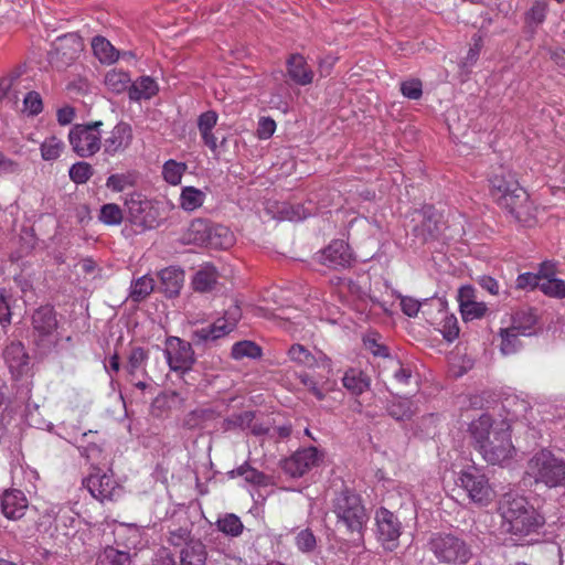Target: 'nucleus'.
Segmentation results:
<instances>
[{"label": "nucleus", "mask_w": 565, "mask_h": 565, "mask_svg": "<svg viewBox=\"0 0 565 565\" xmlns=\"http://www.w3.org/2000/svg\"><path fill=\"white\" fill-rule=\"evenodd\" d=\"M475 448L490 465H502L510 460L515 451L511 440L510 424L507 420L494 422L490 415L482 414L469 425Z\"/></svg>", "instance_id": "nucleus-1"}, {"label": "nucleus", "mask_w": 565, "mask_h": 565, "mask_svg": "<svg viewBox=\"0 0 565 565\" xmlns=\"http://www.w3.org/2000/svg\"><path fill=\"white\" fill-rule=\"evenodd\" d=\"M491 195L497 204L515 222L531 226L535 218V207L530 196L511 171L500 169L490 179Z\"/></svg>", "instance_id": "nucleus-2"}, {"label": "nucleus", "mask_w": 565, "mask_h": 565, "mask_svg": "<svg viewBox=\"0 0 565 565\" xmlns=\"http://www.w3.org/2000/svg\"><path fill=\"white\" fill-rule=\"evenodd\" d=\"M502 526L511 534L525 536L543 526L545 520L524 497L505 493L499 501Z\"/></svg>", "instance_id": "nucleus-3"}, {"label": "nucleus", "mask_w": 565, "mask_h": 565, "mask_svg": "<svg viewBox=\"0 0 565 565\" xmlns=\"http://www.w3.org/2000/svg\"><path fill=\"white\" fill-rule=\"evenodd\" d=\"M331 511L335 514L338 523L344 525L351 533L361 534L369 520L360 495L344 486L339 491H334Z\"/></svg>", "instance_id": "nucleus-4"}, {"label": "nucleus", "mask_w": 565, "mask_h": 565, "mask_svg": "<svg viewBox=\"0 0 565 565\" xmlns=\"http://www.w3.org/2000/svg\"><path fill=\"white\" fill-rule=\"evenodd\" d=\"M427 548L443 564L466 565L472 558L471 546L463 537L454 533H433Z\"/></svg>", "instance_id": "nucleus-5"}, {"label": "nucleus", "mask_w": 565, "mask_h": 565, "mask_svg": "<svg viewBox=\"0 0 565 565\" xmlns=\"http://www.w3.org/2000/svg\"><path fill=\"white\" fill-rule=\"evenodd\" d=\"M527 468L536 483H544L548 488L565 487V459L552 451L543 449L535 454Z\"/></svg>", "instance_id": "nucleus-6"}, {"label": "nucleus", "mask_w": 565, "mask_h": 565, "mask_svg": "<svg viewBox=\"0 0 565 565\" xmlns=\"http://www.w3.org/2000/svg\"><path fill=\"white\" fill-rule=\"evenodd\" d=\"M455 483L466 493L470 502L478 507H487L494 498L488 477L476 467L462 469Z\"/></svg>", "instance_id": "nucleus-7"}, {"label": "nucleus", "mask_w": 565, "mask_h": 565, "mask_svg": "<svg viewBox=\"0 0 565 565\" xmlns=\"http://www.w3.org/2000/svg\"><path fill=\"white\" fill-rule=\"evenodd\" d=\"M103 121L96 120L87 124H77L68 132L72 150L81 158H89L102 148L100 128Z\"/></svg>", "instance_id": "nucleus-8"}, {"label": "nucleus", "mask_w": 565, "mask_h": 565, "mask_svg": "<svg viewBox=\"0 0 565 565\" xmlns=\"http://www.w3.org/2000/svg\"><path fill=\"white\" fill-rule=\"evenodd\" d=\"M34 343L44 350H51L58 342L56 311L52 306H41L31 317Z\"/></svg>", "instance_id": "nucleus-9"}, {"label": "nucleus", "mask_w": 565, "mask_h": 565, "mask_svg": "<svg viewBox=\"0 0 565 565\" xmlns=\"http://www.w3.org/2000/svg\"><path fill=\"white\" fill-rule=\"evenodd\" d=\"M83 486L100 502L117 500L122 493V488L114 477L96 466H93L92 472L83 480Z\"/></svg>", "instance_id": "nucleus-10"}, {"label": "nucleus", "mask_w": 565, "mask_h": 565, "mask_svg": "<svg viewBox=\"0 0 565 565\" xmlns=\"http://www.w3.org/2000/svg\"><path fill=\"white\" fill-rule=\"evenodd\" d=\"M242 317L241 308L232 305L224 313L222 319H217L213 324L194 330L191 340L195 345L210 340H216L230 333Z\"/></svg>", "instance_id": "nucleus-11"}, {"label": "nucleus", "mask_w": 565, "mask_h": 565, "mask_svg": "<svg viewBox=\"0 0 565 565\" xmlns=\"http://www.w3.org/2000/svg\"><path fill=\"white\" fill-rule=\"evenodd\" d=\"M129 222L142 230L152 228L158 223V211L151 201L140 193H131L125 200Z\"/></svg>", "instance_id": "nucleus-12"}, {"label": "nucleus", "mask_w": 565, "mask_h": 565, "mask_svg": "<svg viewBox=\"0 0 565 565\" xmlns=\"http://www.w3.org/2000/svg\"><path fill=\"white\" fill-rule=\"evenodd\" d=\"M84 44L75 33H68L56 39L53 50L50 52V61L57 67L72 64L83 51Z\"/></svg>", "instance_id": "nucleus-13"}, {"label": "nucleus", "mask_w": 565, "mask_h": 565, "mask_svg": "<svg viewBox=\"0 0 565 565\" xmlns=\"http://www.w3.org/2000/svg\"><path fill=\"white\" fill-rule=\"evenodd\" d=\"M164 355L173 371L190 370L195 361L191 343L177 337L167 339Z\"/></svg>", "instance_id": "nucleus-14"}, {"label": "nucleus", "mask_w": 565, "mask_h": 565, "mask_svg": "<svg viewBox=\"0 0 565 565\" xmlns=\"http://www.w3.org/2000/svg\"><path fill=\"white\" fill-rule=\"evenodd\" d=\"M375 521L377 539L386 550L393 551L397 546L401 536V522L393 512L385 508L376 511Z\"/></svg>", "instance_id": "nucleus-15"}, {"label": "nucleus", "mask_w": 565, "mask_h": 565, "mask_svg": "<svg viewBox=\"0 0 565 565\" xmlns=\"http://www.w3.org/2000/svg\"><path fill=\"white\" fill-rule=\"evenodd\" d=\"M319 461L318 450L308 447L296 451L289 458L281 461V469L291 478H299L317 466Z\"/></svg>", "instance_id": "nucleus-16"}, {"label": "nucleus", "mask_w": 565, "mask_h": 565, "mask_svg": "<svg viewBox=\"0 0 565 565\" xmlns=\"http://www.w3.org/2000/svg\"><path fill=\"white\" fill-rule=\"evenodd\" d=\"M134 140V132L130 124L126 121L117 122L114 128L108 132L102 146L104 153L114 157L118 153L125 152Z\"/></svg>", "instance_id": "nucleus-17"}, {"label": "nucleus", "mask_w": 565, "mask_h": 565, "mask_svg": "<svg viewBox=\"0 0 565 565\" xmlns=\"http://www.w3.org/2000/svg\"><path fill=\"white\" fill-rule=\"evenodd\" d=\"M3 359L14 380L28 373L30 356L24 345L19 341H12L3 350Z\"/></svg>", "instance_id": "nucleus-18"}, {"label": "nucleus", "mask_w": 565, "mask_h": 565, "mask_svg": "<svg viewBox=\"0 0 565 565\" xmlns=\"http://www.w3.org/2000/svg\"><path fill=\"white\" fill-rule=\"evenodd\" d=\"M321 264L333 268H345L352 262L349 245L341 239L332 241L320 254Z\"/></svg>", "instance_id": "nucleus-19"}, {"label": "nucleus", "mask_w": 565, "mask_h": 565, "mask_svg": "<svg viewBox=\"0 0 565 565\" xmlns=\"http://www.w3.org/2000/svg\"><path fill=\"white\" fill-rule=\"evenodd\" d=\"M418 215L420 221L413 227V234L423 243L436 238L440 230V217L434 206H424Z\"/></svg>", "instance_id": "nucleus-20"}, {"label": "nucleus", "mask_w": 565, "mask_h": 565, "mask_svg": "<svg viewBox=\"0 0 565 565\" xmlns=\"http://www.w3.org/2000/svg\"><path fill=\"white\" fill-rule=\"evenodd\" d=\"M286 65L287 75L297 85L307 86L313 82L315 73L301 54H290Z\"/></svg>", "instance_id": "nucleus-21"}, {"label": "nucleus", "mask_w": 565, "mask_h": 565, "mask_svg": "<svg viewBox=\"0 0 565 565\" xmlns=\"http://www.w3.org/2000/svg\"><path fill=\"white\" fill-rule=\"evenodd\" d=\"M3 515L9 520L21 519L28 509V500L19 490L6 491L0 502Z\"/></svg>", "instance_id": "nucleus-22"}, {"label": "nucleus", "mask_w": 565, "mask_h": 565, "mask_svg": "<svg viewBox=\"0 0 565 565\" xmlns=\"http://www.w3.org/2000/svg\"><path fill=\"white\" fill-rule=\"evenodd\" d=\"M207 550L201 540H190L180 551V565H205Z\"/></svg>", "instance_id": "nucleus-23"}, {"label": "nucleus", "mask_w": 565, "mask_h": 565, "mask_svg": "<svg viewBox=\"0 0 565 565\" xmlns=\"http://www.w3.org/2000/svg\"><path fill=\"white\" fill-rule=\"evenodd\" d=\"M159 277L161 290L167 297L172 298L179 295L184 281L183 270L168 267L159 273Z\"/></svg>", "instance_id": "nucleus-24"}, {"label": "nucleus", "mask_w": 565, "mask_h": 565, "mask_svg": "<svg viewBox=\"0 0 565 565\" xmlns=\"http://www.w3.org/2000/svg\"><path fill=\"white\" fill-rule=\"evenodd\" d=\"M211 223L203 218L192 221L182 236L184 244L205 245L209 239Z\"/></svg>", "instance_id": "nucleus-25"}, {"label": "nucleus", "mask_w": 565, "mask_h": 565, "mask_svg": "<svg viewBox=\"0 0 565 565\" xmlns=\"http://www.w3.org/2000/svg\"><path fill=\"white\" fill-rule=\"evenodd\" d=\"M218 274L212 264L203 265L194 275L192 286L195 291H211L217 282Z\"/></svg>", "instance_id": "nucleus-26"}, {"label": "nucleus", "mask_w": 565, "mask_h": 565, "mask_svg": "<svg viewBox=\"0 0 565 565\" xmlns=\"http://www.w3.org/2000/svg\"><path fill=\"white\" fill-rule=\"evenodd\" d=\"M159 90L157 82L150 76H141L131 83L129 98L134 102L150 99Z\"/></svg>", "instance_id": "nucleus-27"}, {"label": "nucleus", "mask_w": 565, "mask_h": 565, "mask_svg": "<svg viewBox=\"0 0 565 565\" xmlns=\"http://www.w3.org/2000/svg\"><path fill=\"white\" fill-rule=\"evenodd\" d=\"M233 244L234 235L228 227L211 223L209 239L206 242L207 247L214 249H226Z\"/></svg>", "instance_id": "nucleus-28"}, {"label": "nucleus", "mask_w": 565, "mask_h": 565, "mask_svg": "<svg viewBox=\"0 0 565 565\" xmlns=\"http://www.w3.org/2000/svg\"><path fill=\"white\" fill-rule=\"evenodd\" d=\"M386 412L396 420H411L417 413V406L412 399L399 397L387 404Z\"/></svg>", "instance_id": "nucleus-29"}, {"label": "nucleus", "mask_w": 565, "mask_h": 565, "mask_svg": "<svg viewBox=\"0 0 565 565\" xmlns=\"http://www.w3.org/2000/svg\"><path fill=\"white\" fill-rule=\"evenodd\" d=\"M92 49L94 55L103 64H113L120 56L119 51H117L108 40L99 35L93 39Z\"/></svg>", "instance_id": "nucleus-30"}, {"label": "nucleus", "mask_w": 565, "mask_h": 565, "mask_svg": "<svg viewBox=\"0 0 565 565\" xmlns=\"http://www.w3.org/2000/svg\"><path fill=\"white\" fill-rule=\"evenodd\" d=\"M537 322V316L532 308L518 310L512 316V327L518 330L522 335H530L533 333V328Z\"/></svg>", "instance_id": "nucleus-31"}, {"label": "nucleus", "mask_w": 565, "mask_h": 565, "mask_svg": "<svg viewBox=\"0 0 565 565\" xmlns=\"http://www.w3.org/2000/svg\"><path fill=\"white\" fill-rule=\"evenodd\" d=\"M343 386L354 395H360L370 386V379L358 369H350L342 379Z\"/></svg>", "instance_id": "nucleus-32"}, {"label": "nucleus", "mask_w": 565, "mask_h": 565, "mask_svg": "<svg viewBox=\"0 0 565 565\" xmlns=\"http://www.w3.org/2000/svg\"><path fill=\"white\" fill-rule=\"evenodd\" d=\"M104 83L111 93L121 94L126 90L129 92L131 78L128 72L113 68L106 73Z\"/></svg>", "instance_id": "nucleus-33"}, {"label": "nucleus", "mask_w": 565, "mask_h": 565, "mask_svg": "<svg viewBox=\"0 0 565 565\" xmlns=\"http://www.w3.org/2000/svg\"><path fill=\"white\" fill-rule=\"evenodd\" d=\"M288 356L291 361L301 364L307 367H313L318 365L319 361L326 360V355L321 352L319 356L312 354L305 345L296 343L288 350Z\"/></svg>", "instance_id": "nucleus-34"}, {"label": "nucleus", "mask_w": 565, "mask_h": 565, "mask_svg": "<svg viewBox=\"0 0 565 565\" xmlns=\"http://www.w3.org/2000/svg\"><path fill=\"white\" fill-rule=\"evenodd\" d=\"M96 565H131L129 552L106 546L97 556Z\"/></svg>", "instance_id": "nucleus-35"}, {"label": "nucleus", "mask_w": 565, "mask_h": 565, "mask_svg": "<svg viewBox=\"0 0 565 565\" xmlns=\"http://www.w3.org/2000/svg\"><path fill=\"white\" fill-rule=\"evenodd\" d=\"M149 358L148 351L141 347H135L130 350L126 370L134 382V377L141 372L145 374V365Z\"/></svg>", "instance_id": "nucleus-36"}, {"label": "nucleus", "mask_w": 565, "mask_h": 565, "mask_svg": "<svg viewBox=\"0 0 565 565\" xmlns=\"http://www.w3.org/2000/svg\"><path fill=\"white\" fill-rule=\"evenodd\" d=\"M231 478L236 476L243 477L246 482L252 483L254 486H266L267 484V476L252 467L248 462H244L236 469L228 472Z\"/></svg>", "instance_id": "nucleus-37"}, {"label": "nucleus", "mask_w": 565, "mask_h": 565, "mask_svg": "<svg viewBox=\"0 0 565 565\" xmlns=\"http://www.w3.org/2000/svg\"><path fill=\"white\" fill-rule=\"evenodd\" d=\"M154 288V280L148 275H145L131 284L129 297L132 301L139 302L147 298Z\"/></svg>", "instance_id": "nucleus-38"}, {"label": "nucleus", "mask_w": 565, "mask_h": 565, "mask_svg": "<svg viewBox=\"0 0 565 565\" xmlns=\"http://www.w3.org/2000/svg\"><path fill=\"white\" fill-rule=\"evenodd\" d=\"M255 418V413L250 411H246L238 414H232L226 417L222 423V428L224 431H230L234 429H246L250 427Z\"/></svg>", "instance_id": "nucleus-39"}, {"label": "nucleus", "mask_w": 565, "mask_h": 565, "mask_svg": "<svg viewBox=\"0 0 565 565\" xmlns=\"http://www.w3.org/2000/svg\"><path fill=\"white\" fill-rule=\"evenodd\" d=\"M231 355L235 360L257 359L262 356V348L253 341L244 340L233 345Z\"/></svg>", "instance_id": "nucleus-40"}, {"label": "nucleus", "mask_w": 565, "mask_h": 565, "mask_svg": "<svg viewBox=\"0 0 565 565\" xmlns=\"http://www.w3.org/2000/svg\"><path fill=\"white\" fill-rule=\"evenodd\" d=\"M521 333L518 332L512 326L505 329L500 330L501 337V352L505 355L515 353L520 348L521 342L519 340V335Z\"/></svg>", "instance_id": "nucleus-41"}, {"label": "nucleus", "mask_w": 565, "mask_h": 565, "mask_svg": "<svg viewBox=\"0 0 565 565\" xmlns=\"http://www.w3.org/2000/svg\"><path fill=\"white\" fill-rule=\"evenodd\" d=\"M216 526L224 534L234 537L241 535L244 529L241 519L233 513H228L223 518L218 519L216 522Z\"/></svg>", "instance_id": "nucleus-42"}, {"label": "nucleus", "mask_w": 565, "mask_h": 565, "mask_svg": "<svg viewBox=\"0 0 565 565\" xmlns=\"http://www.w3.org/2000/svg\"><path fill=\"white\" fill-rule=\"evenodd\" d=\"M65 148L64 142L55 136L46 138L41 145V157L45 161L56 160Z\"/></svg>", "instance_id": "nucleus-43"}, {"label": "nucleus", "mask_w": 565, "mask_h": 565, "mask_svg": "<svg viewBox=\"0 0 565 565\" xmlns=\"http://www.w3.org/2000/svg\"><path fill=\"white\" fill-rule=\"evenodd\" d=\"M186 170V164L183 162H177L174 160H168L163 164L162 175L163 179L172 184L177 185L181 182L182 175Z\"/></svg>", "instance_id": "nucleus-44"}, {"label": "nucleus", "mask_w": 565, "mask_h": 565, "mask_svg": "<svg viewBox=\"0 0 565 565\" xmlns=\"http://www.w3.org/2000/svg\"><path fill=\"white\" fill-rule=\"evenodd\" d=\"M98 218L106 225H119L124 220V215L119 205L107 203L100 207Z\"/></svg>", "instance_id": "nucleus-45"}, {"label": "nucleus", "mask_w": 565, "mask_h": 565, "mask_svg": "<svg viewBox=\"0 0 565 565\" xmlns=\"http://www.w3.org/2000/svg\"><path fill=\"white\" fill-rule=\"evenodd\" d=\"M94 174V169L90 163L79 161L74 163L68 171L70 179L76 184L86 183Z\"/></svg>", "instance_id": "nucleus-46"}, {"label": "nucleus", "mask_w": 565, "mask_h": 565, "mask_svg": "<svg viewBox=\"0 0 565 565\" xmlns=\"http://www.w3.org/2000/svg\"><path fill=\"white\" fill-rule=\"evenodd\" d=\"M204 194L202 191L188 186L181 193V206L186 211H193L203 204Z\"/></svg>", "instance_id": "nucleus-47"}, {"label": "nucleus", "mask_w": 565, "mask_h": 565, "mask_svg": "<svg viewBox=\"0 0 565 565\" xmlns=\"http://www.w3.org/2000/svg\"><path fill=\"white\" fill-rule=\"evenodd\" d=\"M540 289L548 296L565 297V281L557 278L542 280Z\"/></svg>", "instance_id": "nucleus-48"}, {"label": "nucleus", "mask_w": 565, "mask_h": 565, "mask_svg": "<svg viewBox=\"0 0 565 565\" xmlns=\"http://www.w3.org/2000/svg\"><path fill=\"white\" fill-rule=\"evenodd\" d=\"M388 365L387 369L393 371L394 379L402 384H407L411 376L412 371L409 367L404 366L399 360L396 359H388L387 361Z\"/></svg>", "instance_id": "nucleus-49"}, {"label": "nucleus", "mask_w": 565, "mask_h": 565, "mask_svg": "<svg viewBox=\"0 0 565 565\" xmlns=\"http://www.w3.org/2000/svg\"><path fill=\"white\" fill-rule=\"evenodd\" d=\"M487 310L488 308L486 303L478 301L466 303L462 306V308H460V312L465 320L482 318L486 315Z\"/></svg>", "instance_id": "nucleus-50"}, {"label": "nucleus", "mask_w": 565, "mask_h": 565, "mask_svg": "<svg viewBox=\"0 0 565 565\" xmlns=\"http://www.w3.org/2000/svg\"><path fill=\"white\" fill-rule=\"evenodd\" d=\"M132 184L134 179L129 174H111L106 181V186L115 192H121Z\"/></svg>", "instance_id": "nucleus-51"}, {"label": "nucleus", "mask_w": 565, "mask_h": 565, "mask_svg": "<svg viewBox=\"0 0 565 565\" xmlns=\"http://www.w3.org/2000/svg\"><path fill=\"white\" fill-rule=\"evenodd\" d=\"M296 545L301 552H311L317 546L316 536L310 530H302L296 536Z\"/></svg>", "instance_id": "nucleus-52"}, {"label": "nucleus", "mask_w": 565, "mask_h": 565, "mask_svg": "<svg viewBox=\"0 0 565 565\" xmlns=\"http://www.w3.org/2000/svg\"><path fill=\"white\" fill-rule=\"evenodd\" d=\"M402 94L409 99H419L423 95L422 82L419 79H409L401 84Z\"/></svg>", "instance_id": "nucleus-53"}, {"label": "nucleus", "mask_w": 565, "mask_h": 565, "mask_svg": "<svg viewBox=\"0 0 565 565\" xmlns=\"http://www.w3.org/2000/svg\"><path fill=\"white\" fill-rule=\"evenodd\" d=\"M25 110L29 111L30 115L35 116L40 114L43 109L42 98L39 93L32 90L29 92L23 100Z\"/></svg>", "instance_id": "nucleus-54"}, {"label": "nucleus", "mask_w": 565, "mask_h": 565, "mask_svg": "<svg viewBox=\"0 0 565 565\" xmlns=\"http://www.w3.org/2000/svg\"><path fill=\"white\" fill-rule=\"evenodd\" d=\"M11 295L6 288H0V323L9 324L11 322V310L9 300Z\"/></svg>", "instance_id": "nucleus-55"}, {"label": "nucleus", "mask_w": 565, "mask_h": 565, "mask_svg": "<svg viewBox=\"0 0 565 565\" xmlns=\"http://www.w3.org/2000/svg\"><path fill=\"white\" fill-rule=\"evenodd\" d=\"M276 130V122L270 117H262L258 121L257 137L259 139L270 138Z\"/></svg>", "instance_id": "nucleus-56"}, {"label": "nucleus", "mask_w": 565, "mask_h": 565, "mask_svg": "<svg viewBox=\"0 0 565 565\" xmlns=\"http://www.w3.org/2000/svg\"><path fill=\"white\" fill-rule=\"evenodd\" d=\"M217 114L214 110H207L199 116V131L213 130L217 122Z\"/></svg>", "instance_id": "nucleus-57"}, {"label": "nucleus", "mask_w": 565, "mask_h": 565, "mask_svg": "<svg viewBox=\"0 0 565 565\" xmlns=\"http://www.w3.org/2000/svg\"><path fill=\"white\" fill-rule=\"evenodd\" d=\"M444 338L451 342L459 335V327L456 317H445L443 327Z\"/></svg>", "instance_id": "nucleus-58"}, {"label": "nucleus", "mask_w": 565, "mask_h": 565, "mask_svg": "<svg viewBox=\"0 0 565 565\" xmlns=\"http://www.w3.org/2000/svg\"><path fill=\"white\" fill-rule=\"evenodd\" d=\"M541 276L532 273L521 274L516 279V287L520 289L541 287Z\"/></svg>", "instance_id": "nucleus-59"}, {"label": "nucleus", "mask_w": 565, "mask_h": 565, "mask_svg": "<svg viewBox=\"0 0 565 565\" xmlns=\"http://www.w3.org/2000/svg\"><path fill=\"white\" fill-rule=\"evenodd\" d=\"M300 383L306 386L310 393H312L317 399L322 401L324 398V393L321 388L318 387L316 381L307 373H300L298 375Z\"/></svg>", "instance_id": "nucleus-60"}, {"label": "nucleus", "mask_w": 565, "mask_h": 565, "mask_svg": "<svg viewBox=\"0 0 565 565\" xmlns=\"http://www.w3.org/2000/svg\"><path fill=\"white\" fill-rule=\"evenodd\" d=\"M422 305V302L412 297H404L401 300L402 310L408 317H415L418 313Z\"/></svg>", "instance_id": "nucleus-61"}, {"label": "nucleus", "mask_w": 565, "mask_h": 565, "mask_svg": "<svg viewBox=\"0 0 565 565\" xmlns=\"http://www.w3.org/2000/svg\"><path fill=\"white\" fill-rule=\"evenodd\" d=\"M190 535L191 533L188 529L179 527L170 532L169 542L174 546H180L183 543L186 545V542L192 540Z\"/></svg>", "instance_id": "nucleus-62"}, {"label": "nucleus", "mask_w": 565, "mask_h": 565, "mask_svg": "<svg viewBox=\"0 0 565 565\" xmlns=\"http://www.w3.org/2000/svg\"><path fill=\"white\" fill-rule=\"evenodd\" d=\"M480 287L491 295H498L499 294V285L498 281L490 277V276H481L478 280Z\"/></svg>", "instance_id": "nucleus-63"}, {"label": "nucleus", "mask_w": 565, "mask_h": 565, "mask_svg": "<svg viewBox=\"0 0 565 565\" xmlns=\"http://www.w3.org/2000/svg\"><path fill=\"white\" fill-rule=\"evenodd\" d=\"M550 58L562 70H565V50L562 47L550 49Z\"/></svg>", "instance_id": "nucleus-64"}]
</instances>
